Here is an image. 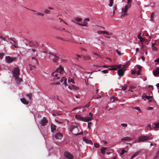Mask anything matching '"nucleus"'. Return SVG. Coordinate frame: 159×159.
<instances>
[{"label": "nucleus", "mask_w": 159, "mask_h": 159, "mask_svg": "<svg viewBox=\"0 0 159 159\" xmlns=\"http://www.w3.org/2000/svg\"><path fill=\"white\" fill-rule=\"evenodd\" d=\"M94 146L95 147L97 148L99 146V144L98 143H95L94 144Z\"/></svg>", "instance_id": "nucleus-45"}, {"label": "nucleus", "mask_w": 159, "mask_h": 159, "mask_svg": "<svg viewBox=\"0 0 159 159\" xmlns=\"http://www.w3.org/2000/svg\"><path fill=\"white\" fill-rule=\"evenodd\" d=\"M56 126L52 124H51V131L52 132H53L54 130L56 129Z\"/></svg>", "instance_id": "nucleus-25"}, {"label": "nucleus", "mask_w": 159, "mask_h": 159, "mask_svg": "<svg viewBox=\"0 0 159 159\" xmlns=\"http://www.w3.org/2000/svg\"><path fill=\"white\" fill-rule=\"evenodd\" d=\"M154 130L157 131L159 129V122L154 124V126H153Z\"/></svg>", "instance_id": "nucleus-15"}, {"label": "nucleus", "mask_w": 159, "mask_h": 159, "mask_svg": "<svg viewBox=\"0 0 159 159\" xmlns=\"http://www.w3.org/2000/svg\"><path fill=\"white\" fill-rule=\"evenodd\" d=\"M83 58L85 60H88L91 59V57L89 55H84Z\"/></svg>", "instance_id": "nucleus-27"}, {"label": "nucleus", "mask_w": 159, "mask_h": 159, "mask_svg": "<svg viewBox=\"0 0 159 159\" xmlns=\"http://www.w3.org/2000/svg\"><path fill=\"white\" fill-rule=\"evenodd\" d=\"M102 67L105 68H109V66H107L106 65H104L103 66H102Z\"/></svg>", "instance_id": "nucleus-62"}, {"label": "nucleus", "mask_w": 159, "mask_h": 159, "mask_svg": "<svg viewBox=\"0 0 159 159\" xmlns=\"http://www.w3.org/2000/svg\"><path fill=\"white\" fill-rule=\"evenodd\" d=\"M52 75L54 77V79L55 80H57L59 79L61 76L60 75V74L57 73L56 71L52 73Z\"/></svg>", "instance_id": "nucleus-7"}, {"label": "nucleus", "mask_w": 159, "mask_h": 159, "mask_svg": "<svg viewBox=\"0 0 159 159\" xmlns=\"http://www.w3.org/2000/svg\"><path fill=\"white\" fill-rule=\"evenodd\" d=\"M90 102H89L87 104L85 105L84 106L85 107H87V108H89V106Z\"/></svg>", "instance_id": "nucleus-55"}, {"label": "nucleus", "mask_w": 159, "mask_h": 159, "mask_svg": "<svg viewBox=\"0 0 159 159\" xmlns=\"http://www.w3.org/2000/svg\"><path fill=\"white\" fill-rule=\"evenodd\" d=\"M97 33L99 34H105L107 35H109V34L106 31H97Z\"/></svg>", "instance_id": "nucleus-19"}, {"label": "nucleus", "mask_w": 159, "mask_h": 159, "mask_svg": "<svg viewBox=\"0 0 159 159\" xmlns=\"http://www.w3.org/2000/svg\"><path fill=\"white\" fill-rule=\"evenodd\" d=\"M145 97L147 99H149L152 98V96H148L146 95Z\"/></svg>", "instance_id": "nucleus-54"}, {"label": "nucleus", "mask_w": 159, "mask_h": 159, "mask_svg": "<svg viewBox=\"0 0 159 159\" xmlns=\"http://www.w3.org/2000/svg\"><path fill=\"white\" fill-rule=\"evenodd\" d=\"M115 67H116V70L117 69H120L122 65L120 64L119 65H115Z\"/></svg>", "instance_id": "nucleus-36"}, {"label": "nucleus", "mask_w": 159, "mask_h": 159, "mask_svg": "<svg viewBox=\"0 0 159 159\" xmlns=\"http://www.w3.org/2000/svg\"><path fill=\"white\" fill-rule=\"evenodd\" d=\"M77 57L78 58V57L81 58L82 57H83V55H77Z\"/></svg>", "instance_id": "nucleus-64"}, {"label": "nucleus", "mask_w": 159, "mask_h": 159, "mask_svg": "<svg viewBox=\"0 0 159 159\" xmlns=\"http://www.w3.org/2000/svg\"><path fill=\"white\" fill-rule=\"evenodd\" d=\"M50 84L53 85H59L60 84V82H57L52 83Z\"/></svg>", "instance_id": "nucleus-37"}, {"label": "nucleus", "mask_w": 159, "mask_h": 159, "mask_svg": "<svg viewBox=\"0 0 159 159\" xmlns=\"http://www.w3.org/2000/svg\"><path fill=\"white\" fill-rule=\"evenodd\" d=\"M115 65L109 66V67L108 69V70H116V67H115Z\"/></svg>", "instance_id": "nucleus-23"}, {"label": "nucleus", "mask_w": 159, "mask_h": 159, "mask_svg": "<svg viewBox=\"0 0 159 159\" xmlns=\"http://www.w3.org/2000/svg\"><path fill=\"white\" fill-rule=\"evenodd\" d=\"M16 59V57H10L9 56L6 57V61L8 63L12 62L13 61H15Z\"/></svg>", "instance_id": "nucleus-8"}, {"label": "nucleus", "mask_w": 159, "mask_h": 159, "mask_svg": "<svg viewBox=\"0 0 159 159\" xmlns=\"http://www.w3.org/2000/svg\"><path fill=\"white\" fill-rule=\"evenodd\" d=\"M72 90H74L75 91L77 90L79 88L74 85H72Z\"/></svg>", "instance_id": "nucleus-33"}, {"label": "nucleus", "mask_w": 159, "mask_h": 159, "mask_svg": "<svg viewBox=\"0 0 159 159\" xmlns=\"http://www.w3.org/2000/svg\"><path fill=\"white\" fill-rule=\"evenodd\" d=\"M49 57L50 58L52 59L53 62L55 63H57L59 59V57L52 54H49Z\"/></svg>", "instance_id": "nucleus-4"}, {"label": "nucleus", "mask_w": 159, "mask_h": 159, "mask_svg": "<svg viewBox=\"0 0 159 159\" xmlns=\"http://www.w3.org/2000/svg\"><path fill=\"white\" fill-rule=\"evenodd\" d=\"M75 118L80 121L84 122H88L90 121L91 120L90 118L87 117H83L80 115H76Z\"/></svg>", "instance_id": "nucleus-3"}, {"label": "nucleus", "mask_w": 159, "mask_h": 159, "mask_svg": "<svg viewBox=\"0 0 159 159\" xmlns=\"http://www.w3.org/2000/svg\"><path fill=\"white\" fill-rule=\"evenodd\" d=\"M130 61H129L128 62H127L125 64V65H126V66H129L130 65Z\"/></svg>", "instance_id": "nucleus-60"}, {"label": "nucleus", "mask_w": 159, "mask_h": 159, "mask_svg": "<svg viewBox=\"0 0 159 159\" xmlns=\"http://www.w3.org/2000/svg\"><path fill=\"white\" fill-rule=\"evenodd\" d=\"M60 82H59L60 83H62L63 81H64V84H65V86H66V79L64 77H62L61 79L60 80Z\"/></svg>", "instance_id": "nucleus-21"}, {"label": "nucleus", "mask_w": 159, "mask_h": 159, "mask_svg": "<svg viewBox=\"0 0 159 159\" xmlns=\"http://www.w3.org/2000/svg\"><path fill=\"white\" fill-rule=\"evenodd\" d=\"M134 108L138 110L139 111H141L140 108L139 107H137Z\"/></svg>", "instance_id": "nucleus-58"}, {"label": "nucleus", "mask_w": 159, "mask_h": 159, "mask_svg": "<svg viewBox=\"0 0 159 159\" xmlns=\"http://www.w3.org/2000/svg\"><path fill=\"white\" fill-rule=\"evenodd\" d=\"M107 148V147H102L100 149V152L103 154L105 153V150Z\"/></svg>", "instance_id": "nucleus-22"}, {"label": "nucleus", "mask_w": 159, "mask_h": 159, "mask_svg": "<svg viewBox=\"0 0 159 159\" xmlns=\"http://www.w3.org/2000/svg\"><path fill=\"white\" fill-rule=\"evenodd\" d=\"M92 123L91 122H89L88 123V127L89 129L90 128L91 126L92 125Z\"/></svg>", "instance_id": "nucleus-47"}, {"label": "nucleus", "mask_w": 159, "mask_h": 159, "mask_svg": "<svg viewBox=\"0 0 159 159\" xmlns=\"http://www.w3.org/2000/svg\"><path fill=\"white\" fill-rule=\"evenodd\" d=\"M20 100L21 102L27 105L29 104V101H26L25 98H21Z\"/></svg>", "instance_id": "nucleus-18"}, {"label": "nucleus", "mask_w": 159, "mask_h": 159, "mask_svg": "<svg viewBox=\"0 0 159 159\" xmlns=\"http://www.w3.org/2000/svg\"><path fill=\"white\" fill-rule=\"evenodd\" d=\"M156 45L155 43H153L152 45V50L154 51H156L157 50V48L154 46Z\"/></svg>", "instance_id": "nucleus-30"}, {"label": "nucleus", "mask_w": 159, "mask_h": 159, "mask_svg": "<svg viewBox=\"0 0 159 159\" xmlns=\"http://www.w3.org/2000/svg\"><path fill=\"white\" fill-rule=\"evenodd\" d=\"M26 95L29 98V99L30 100H31V96H32L31 94L30 93V94H27Z\"/></svg>", "instance_id": "nucleus-46"}, {"label": "nucleus", "mask_w": 159, "mask_h": 159, "mask_svg": "<svg viewBox=\"0 0 159 159\" xmlns=\"http://www.w3.org/2000/svg\"><path fill=\"white\" fill-rule=\"evenodd\" d=\"M130 7L126 6H125L121 9L122 12L120 17L121 18H123L127 16L128 15L127 12L128 10Z\"/></svg>", "instance_id": "nucleus-1"}, {"label": "nucleus", "mask_w": 159, "mask_h": 159, "mask_svg": "<svg viewBox=\"0 0 159 159\" xmlns=\"http://www.w3.org/2000/svg\"><path fill=\"white\" fill-rule=\"evenodd\" d=\"M36 14L37 15H38V16H39V15H41L42 16H43L44 15V14L42 13H40V12H38V13H36Z\"/></svg>", "instance_id": "nucleus-51"}, {"label": "nucleus", "mask_w": 159, "mask_h": 159, "mask_svg": "<svg viewBox=\"0 0 159 159\" xmlns=\"http://www.w3.org/2000/svg\"><path fill=\"white\" fill-rule=\"evenodd\" d=\"M147 127L150 128V129L151 130H154V128H153V126H152V127H151V125L150 124H148V125Z\"/></svg>", "instance_id": "nucleus-39"}, {"label": "nucleus", "mask_w": 159, "mask_h": 159, "mask_svg": "<svg viewBox=\"0 0 159 159\" xmlns=\"http://www.w3.org/2000/svg\"><path fill=\"white\" fill-rule=\"evenodd\" d=\"M131 138L129 137H125L121 139V140L122 141L131 140Z\"/></svg>", "instance_id": "nucleus-29"}, {"label": "nucleus", "mask_w": 159, "mask_h": 159, "mask_svg": "<svg viewBox=\"0 0 159 159\" xmlns=\"http://www.w3.org/2000/svg\"><path fill=\"white\" fill-rule=\"evenodd\" d=\"M57 30L60 31H65V29L64 28H59L58 29H57Z\"/></svg>", "instance_id": "nucleus-53"}, {"label": "nucleus", "mask_w": 159, "mask_h": 159, "mask_svg": "<svg viewBox=\"0 0 159 159\" xmlns=\"http://www.w3.org/2000/svg\"><path fill=\"white\" fill-rule=\"evenodd\" d=\"M83 140V141H85L86 143L92 144H93L91 140L86 139L85 137H84Z\"/></svg>", "instance_id": "nucleus-20"}, {"label": "nucleus", "mask_w": 159, "mask_h": 159, "mask_svg": "<svg viewBox=\"0 0 159 159\" xmlns=\"http://www.w3.org/2000/svg\"><path fill=\"white\" fill-rule=\"evenodd\" d=\"M121 125L122 127H127V124L122 123L121 124Z\"/></svg>", "instance_id": "nucleus-50"}, {"label": "nucleus", "mask_w": 159, "mask_h": 159, "mask_svg": "<svg viewBox=\"0 0 159 159\" xmlns=\"http://www.w3.org/2000/svg\"><path fill=\"white\" fill-rule=\"evenodd\" d=\"M113 3V0H110V3L108 5L110 7H111Z\"/></svg>", "instance_id": "nucleus-41"}, {"label": "nucleus", "mask_w": 159, "mask_h": 159, "mask_svg": "<svg viewBox=\"0 0 159 159\" xmlns=\"http://www.w3.org/2000/svg\"><path fill=\"white\" fill-rule=\"evenodd\" d=\"M15 80L17 84H19L20 82L22 81V78H20L18 75H17L16 76H14Z\"/></svg>", "instance_id": "nucleus-12"}, {"label": "nucleus", "mask_w": 159, "mask_h": 159, "mask_svg": "<svg viewBox=\"0 0 159 159\" xmlns=\"http://www.w3.org/2000/svg\"><path fill=\"white\" fill-rule=\"evenodd\" d=\"M126 152V151L124 149H122L121 152L120 153V155H122L124 154Z\"/></svg>", "instance_id": "nucleus-40"}, {"label": "nucleus", "mask_w": 159, "mask_h": 159, "mask_svg": "<svg viewBox=\"0 0 159 159\" xmlns=\"http://www.w3.org/2000/svg\"><path fill=\"white\" fill-rule=\"evenodd\" d=\"M116 51L119 56H120L121 55V54L120 52L118 49H116Z\"/></svg>", "instance_id": "nucleus-57"}, {"label": "nucleus", "mask_w": 159, "mask_h": 159, "mask_svg": "<svg viewBox=\"0 0 159 159\" xmlns=\"http://www.w3.org/2000/svg\"><path fill=\"white\" fill-rule=\"evenodd\" d=\"M126 65L125 64L123 65V66H122V68H121V69H122V70H124L125 69H126L127 68V67L125 68V67H126Z\"/></svg>", "instance_id": "nucleus-52"}, {"label": "nucleus", "mask_w": 159, "mask_h": 159, "mask_svg": "<svg viewBox=\"0 0 159 159\" xmlns=\"http://www.w3.org/2000/svg\"><path fill=\"white\" fill-rule=\"evenodd\" d=\"M137 155H138V154H137L136 153H135V154H134L133 155H132V156L130 159H133L134 158L136 157Z\"/></svg>", "instance_id": "nucleus-48"}, {"label": "nucleus", "mask_w": 159, "mask_h": 159, "mask_svg": "<svg viewBox=\"0 0 159 159\" xmlns=\"http://www.w3.org/2000/svg\"><path fill=\"white\" fill-rule=\"evenodd\" d=\"M141 33H139L138 36V38L139 39H140V42H141V43H143V41H147V40L146 39H144V38H142V37L141 36Z\"/></svg>", "instance_id": "nucleus-17"}, {"label": "nucleus", "mask_w": 159, "mask_h": 159, "mask_svg": "<svg viewBox=\"0 0 159 159\" xmlns=\"http://www.w3.org/2000/svg\"><path fill=\"white\" fill-rule=\"evenodd\" d=\"M75 19L76 21H77L79 22H80L82 20V19H80L78 17L75 18Z\"/></svg>", "instance_id": "nucleus-42"}, {"label": "nucleus", "mask_w": 159, "mask_h": 159, "mask_svg": "<svg viewBox=\"0 0 159 159\" xmlns=\"http://www.w3.org/2000/svg\"><path fill=\"white\" fill-rule=\"evenodd\" d=\"M29 66L30 68V70H33V68H35L36 67V66L35 65L32 66L31 64H30L29 65Z\"/></svg>", "instance_id": "nucleus-34"}, {"label": "nucleus", "mask_w": 159, "mask_h": 159, "mask_svg": "<svg viewBox=\"0 0 159 159\" xmlns=\"http://www.w3.org/2000/svg\"><path fill=\"white\" fill-rule=\"evenodd\" d=\"M48 122V120L45 117H44L42 120L40 122V124L42 126H44Z\"/></svg>", "instance_id": "nucleus-9"}, {"label": "nucleus", "mask_w": 159, "mask_h": 159, "mask_svg": "<svg viewBox=\"0 0 159 159\" xmlns=\"http://www.w3.org/2000/svg\"><path fill=\"white\" fill-rule=\"evenodd\" d=\"M154 17V15L153 13L151 15V20L152 21L153 18Z\"/></svg>", "instance_id": "nucleus-56"}, {"label": "nucleus", "mask_w": 159, "mask_h": 159, "mask_svg": "<svg viewBox=\"0 0 159 159\" xmlns=\"http://www.w3.org/2000/svg\"><path fill=\"white\" fill-rule=\"evenodd\" d=\"M108 69L103 70L102 71V72L103 73L106 74V73H108Z\"/></svg>", "instance_id": "nucleus-44"}, {"label": "nucleus", "mask_w": 159, "mask_h": 159, "mask_svg": "<svg viewBox=\"0 0 159 159\" xmlns=\"http://www.w3.org/2000/svg\"><path fill=\"white\" fill-rule=\"evenodd\" d=\"M4 55V54L2 53H0V58L2 59Z\"/></svg>", "instance_id": "nucleus-59"}, {"label": "nucleus", "mask_w": 159, "mask_h": 159, "mask_svg": "<svg viewBox=\"0 0 159 159\" xmlns=\"http://www.w3.org/2000/svg\"><path fill=\"white\" fill-rule=\"evenodd\" d=\"M159 157V151L157 152L155 155L154 156V159H157Z\"/></svg>", "instance_id": "nucleus-32"}, {"label": "nucleus", "mask_w": 159, "mask_h": 159, "mask_svg": "<svg viewBox=\"0 0 159 159\" xmlns=\"http://www.w3.org/2000/svg\"><path fill=\"white\" fill-rule=\"evenodd\" d=\"M154 61L159 63V58L155 60Z\"/></svg>", "instance_id": "nucleus-63"}, {"label": "nucleus", "mask_w": 159, "mask_h": 159, "mask_svg": "<svg viewBox=\"0 0 159 159\" xmlns=\"http://www.w3.org/2000/svg\"><path fill=\"white\" fill-rule=\"evenodd\" d=\"M132 2V0H127V4L125 5V6L130 7Z\"/></svg>", "instance_id": "nucleus-26"}, {"label": "nucleus", "mask_w": 159, "mask_h": 159, "mask_svg": "<svg viewBox=\"0 0 159 159\" xmlns=\"http://www.w3.org/2000/svg\"><path fill=\"white\" fill-rule=\"evenodd\" d=\"M64 155L66 158L69 159H73L74 158V156L73 155L68 152H65Z\"/></svg>", "instance_id": "nucleus-6"}, {"label": "nucleus", "mask_w": 159, "mask_h": 159, "mask_svg": "<svg viewBox=\"0 0 159 159\" xmlns=\"http://www.w3.org/2000/svg\"><path fill=\"white\" fill-rule=\"evenodd\" d=\"M31 62L34 65L37 64L38 63V61L37 59L34 57H33L32 58Z\"/></svg>", "instance_id": "nucleus-24"}, {"label": "nucleus", "mask_w": 159, "mask_h": 159, "mask_svg": "<svg viewBox=\"0 0 159 159\" xmlns=\"http://www.w3.org/2000/svg\"><path fill=\"white\" fill-rule=\"evenodd\" d=\"M44 12L47 14H49L50 13V10H48V9H46L44 11Z\"/></svg>", "instance_id": "nucleus-43"}, {"label": "nucleus", "mask_w": 159, "mask_h": 159, "mask_svg": "<svg viewBox=\"0 0 159 159\" xmlns=\"http://www.w3.org/2000/svg\"><path fill=\"white\" fill-rule=\"evenodd\" d=\"M76 24H78L79 25L81 26H87V25L86 24H81L79 23H76Z\"/></svg>", "instance_id": "nucleus-49"}, {"label": "nucleus", "mask_w": 159, "mask_h": 159, "mask_svg": "<svg viewBox=\"0 0 159 159\" xmlns=\"http://www.w3.org/2000/svg\"><path fill=\"white\" fill-rule=\"evenodd\" d=\"M60 39L62 41H66L67 42H71V40L70 39H65L64 38H61Z\"/></svg>", "instance_id": "nucleus-38"}, {"label": "nucleus", "mask_w": 159, "mask_h": 159, "mask_svg": "<svg viewBox=\"0 0 159 159\" xmlns=\"http://www.w3.org/2000/svg\"><path fill=\"white\" fill-rule=\"evenodd\" d=\"M150 139L149 136L147 135H141L139 137L138 142V143L144 142Z\"/></svg>", "instance_id": "nucleus-2"}, {"label": "nucleus", "mask_w": 159, "mask_h": 159, "mask_svg": "<svg viewBox=\"0 0 159 159\" xmlns=\"http://www.w3.org/2000/svg\"><path fill=\"white\" fill-rule=\"evenodd\" d=\"M89 115L90 116V117H87L90 118L91 120H90V121L91 120H93V115L92 113L91 112H89Z\"/></svg>", "instance_id": "nucleus-31"}, {"label": "nucleus", "mask_w": 159, "mask_h": 159, "mask_svg": "<svg viewBox=\"0 0 159 159\" xmlns=\"http://www.w3.org/2000/svg\"><path fill=\"white\" fill-rule=\"evenodd\" d=\"M76 128V126L73 123L71 125V127L70 128V131L71 132L73 130Z\"/></svg>", "instance_id": "nucleus-28"}, {"label": "nucleus", "mask_w": 159, "mask_h": 159, "mask_svg": "<svg viewBox=\"0 0 159 159\" xmlns=\"http://www.w3.org/2000/svg\"><path fill=\"white\" fill-rule=\"evenodd\" d=\"M126 70L125 69L124 70H122V69H120L117 71V74L118 75L120 76H122L124 75V73Z\"/></svg>", "instance_id": "nucleus-11"}, {"label": "nucleus", "mask_w": 159, "mask_h": 159, "mask_svg": "<svg viewBox=\"0 0 159 159\" xmlns=\"http://www.w3.org/2000/svg\"><path fill=\"white\" fill-rule=\"evenodd\" d=\"M152 72L155 76H158L159 74V68L157 67L155 70H153Z\"/></svg>", "instance_id": "nucleus-10"}, {"label": "nucleus", "mask_w": 159, "mask_h": 159, "mask_svg": "<svg viewBox=\"0 0 159 159\" xmlns=\"http://www.w3.org/2000/svg\"><path fill=\"white\" fill-rule=\"evenodd\" d=\"M126 89H127V87H123L122 88V89L123 91L125 90H126Z\"/></svg>", "instance_id": "nucleus-61"}, {"label": "nucleus", "mask_w": 159, "mask_h": 159, "mask_svg": "<svg viewBox=\"0 0 159 159\" xmlns=\"http://www.w3.org/2000/svg\"><path fill=\"white\" fill-rule=\"evenodd\" d=\"M13 76H16L17 75H20V70L19 68L16 67L13 70Z\"/></svg>", "instance_id": "nucleus-5"}, {"label": "nucleus", "mask_w": 159, "mask_h": 159, "mask_svg": "<svg viewBox=\"0 0 159 159\" xmlns=\"http://www.w3.org/2000/svg\"><path fill=\"white\" fill-rule=\"evenodd\" d=\"M8 39L9 41H12L13 42V43H14V44H13V45L15 47V48H18L17 46L16 45V43H17V41L16 40H15V39H14L12 38H8Z\"/></svg>", "instance_id": "nucleus-14"}, {"label": "nucleus", "mask_w": 159, "mask_h": 159, "mask_svg": "<svg viewBox=\"0 0 159 159\" xmlns=\"http://www.w3.org/2000/svg\"><path fill=\"white\" fill-rule=\"evenodd\" d=\"M55 137L56 139H60L62 138V134L60 133H57L55 134Z\"/></svg>", "instance_id": "nucleus-13"}, {"label": "nucleus", "mask_w": 159, "mask_h": 159, "mask_svg": "<svg viewBox=\"0 0 159 159\" xmlns=\"http://www.w3.org/2000/svg\"><path fill=\"white\" fill-rule=\"evenodd\" d=\"M57 73L60 74V75H61V74L62 73L63 71V68L61 66H60L59 67V68H58L56 70Z\"/></svg>", "instance_id": "nucleus-16"}, {"label": "nucleus", "mask_w": 159, "mask_h": 159, "mask_svg": "<svg viewBox=\"0 0 159 159\" xmlns=\"http://www.w3.org/2000/svg\"><path fill=\"white\" fill-rule=\"evenodd\" d=\"M111 100L112 101V102H114L116 100H118L117 98H116L115 97H112L111 99Z\"/></svg>", "instance_id": "nucleus-35"}]
</instances>
